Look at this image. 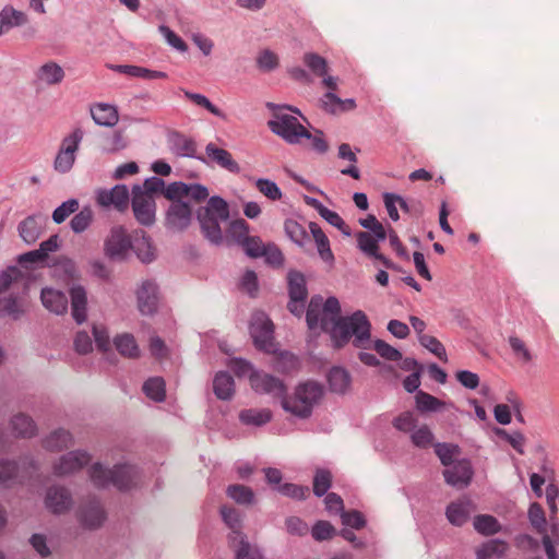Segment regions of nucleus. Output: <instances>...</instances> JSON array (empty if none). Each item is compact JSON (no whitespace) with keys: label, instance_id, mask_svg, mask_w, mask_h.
<instances>
[{"label":"nucleus","instance_id":"1","mask_svg":"<svg viewBox=\"0 0 559 559\" xmlns=\"http://www.w3.org/2000/svg\"><path fill=\"white\" fill-rule=\"evenodd\" d=\"M306 321L310 330L320 328L329 332L335 348L344 347L353 337V345L364 348L371 337V323L361 310L350 316H341V305L336 297L323 300L320 295L311 297Z\"/></svg>","mask_w":559,"mask_h":559},{"label":"nucleus","instance_id":"2","mask_svg":"<svg viewBox=\"0 0 559 559\" xmlns=\"http://www.w3.org/2000/svg\"><path fill=\"white\" fill-rule=\"evenodd\" d=\"M28 277L17 266H8L0 272V316L19 320L26 311L23 295L28 289Z\"/></svg>","mask_w":559,"mask_h":559},{"label":"nucleus","instance_id":"3","mask_svg":"<svg viewBox=\"0 0 559 559\" xmlns=\"http://www.w3.org/2000/svg\"><path fill=\"white\" fill-rule=\"evenodd\" d=\"M527 515L540 540L526 535V546L535 550L542 548L548 559H559V526L555 523L548 524L545 511L538 503L530 506Z\"/></svg>","mask_w":559,"mask_h":559},{"label":"nucleus","instance_id":"4","mask_svg":"<svg viewBox=\"0 0 559 559\" xmlns=\"http://www.w3.org/2000/svg\"><path fill=\"white\" fill-rule=\"evenodd\" d=\"M323 394L324 388L321 383L308 380L299 383L293 395H285L282 407L295 417L306 419L312 415L313 408L320 403Z\"/></svg>","mask_w":559,"mask_h":559},{"label":"nucleus","instance_id":"5","mask_svg":"<svg viewBox=\"0 0 559 559\" xmlns=\"http://www.w3.org/2000/svg\"><path fill=\"white\" fill-rule=\"evenodd\" d=\"M203 236L213 245L223 242V233L221 223L229 218V209L227 202L221 197H212L206 205L197 211Z\"/></svg>","mask_w":559,"mask_h":559},{"label":"nucleus","instance_id":"6","mask_svg":"<svg viewBox=\"0 0 559 559\" xmlns=\"http://www.w3.org/2000/svg\"><path fill=\"white\" fill-rule=\"evenodd\" d=\"M90 477L94 486L98 488L112 485L119 490H128L138 485L141 473L136 466L131 464H117L112 469H108L100 463H96L90 469Z\"/></svg>","mask_w":559,"mask_h":559},{"label":"nucleus","instance_id":"7","mask_svg":"<svg viewBox=\"0 0 559 559\" xmlns=\"http://www.w3.org/2000/svg\"><path fill=\"white\" fill-rule=\"evenodd\" d=\"M269 129L288 144H299L310 132L299 122L298 118L278 108L267 121Z\"/></svg>","mask_w":559,"mask_h":559},{"label":"nucleus","instance_id":"8","mask_svg":"<svg viewBox=\"0 0 559 559\" xmlns=\"http://www.w3.org/2000/svg\"><path fill=\"white\" fill-rule=\"evenodd\" d=\"M83 136L84 131L81 128H75L62 139L53 160V169L57 173L67 174L72 169Z\"/></svg>","mask_w":559,"mask_h":559},{"label":"nucleus","instance_id":"9","mask_svg":"<svg viewBox=\"0 0 559 559\" xmlns=\"http://www.w3.org/2000/svg\"><path fill=\"white\" fill-rule=\"evenodd\" d=\"M274 325L270 318L262 311L252 314L250 321V335L255 347L265 353H275L276 345L273 342Z\"/></svg>","mask_w":559,"mask_h":559},{"label":"nucleus","instance_id":"10","mask_svg":"<svg viewBox=\"0 0 559 559\" xmlns=\"http://www.w3.org/2000/svg\"><path fill=\"white\" fill-rule=\"evenodd\" d=\"M131 206L136 222L150 227L156 221V202L153 195L142 192V187L135 185L132 188Z\"/></svg>","mask_w":559,"mask_h":559},{"label":"nucleus","instance_id":"11","mask_svg":"<svg viewBox=\"0 0 559 559\" xmlns=\"http://www.w3.org/2000/svg\"><path fill=\"white\" fill-rule=\"evenodd\" d=\"M250 385L257 393L267 394L273 399H278L281 405L287 392V388L281 379L263 371L252 372L250 374Z\"/></svg>","mask_w":559,"mask_h":559},{"label":"nucleus","instance_id":"12","mask_svg":"<svg viewBox=\"0 0 559 559\" xmlns=\"http://www.w3.org/2000/svg\"><path fill=\"white\" fill-rule=\"evenodd\" d=\"M132 240L122 226L114 227L105 241V254L116 261H122L129 254Z\"/></svg>","mask_w":559,"mask_h":559},{"label":"nucleus","instance_id":"13","mask_svg":"<svg viewBox=\"0 0 559 559\" xmlns=\"http://www.w3.org/2000/svg\"><path fill=\"white\" fill-rule=\"evenodd\" d=\"M76 519L80 525L86 530H97L106 521V512L99 500L93 498L79 507Z\"/></svg>","mask_w":559,"mask_h":559},{"label":"nucleus","instance_id":"14","mask_svg":"<svg viewBox=\"0 0 559 559\" xmlns=\"http://www.w3.org/2000/svg\"><path fill=\"white\" fill-rule=\"evenodd\" d=\"M139 311L143 316H152L157 311L159 302L158 285L154 280H144L136 289Z\"/></svg>","mask_w":559,"mask_h":559},{"label":"nucleus","instance_id":"15","mask_svg":"<svg viewBox=\"0 0 559 559\" xmlns=\"http://www.w3.org/2000/svg\"><path fill=\"white\" fill-rule=\"evenodd\" d=\"M97 204L102 207H115L119 212L128 209L130 194L126 185H116L111 189H102L96 194Z\"/></svg>","mask_w":559,"mask_h":559},{"label":"nucleus","instance_id":"16","mask_svg":"<svg viewBox=\"0 0 559 559\" xmlns=\"http://www.w3.org/2000/svg\"><path fill=\"white\" fill-rule=\"evenodd\" d=\"M191 218L190 205L183 201H175L166 212L165 225L170 230L182 231L190 225Z\"/></svg>","mask_w":559,"mask_h":559},{"label":"nucleus","instance_id":"17","mask_svg":"<svg viewBox=\"0 0 559 559\" xmlns=\"http://www.w3.org/2000/svg\"><path fill=\"white\" fill-rule=\"evenodd\" d=\"M45 506L53 514H63L73 507V498L68 488L51 486L46 491Z\"/></svg>","mask_w":559,"mask_h":559},{"label":"nucleus","instance_id":"18","mask_svg":"<svg viewBox=\"0 0 559 559\" xmlns=\"http://www.w3.org/2000/svg\"><path fill=\"white\" fill-rule=\"evenodd\" d=\"M90 461L91 456L87 452L81 450L70 451L53 464V474L60 477L70 475L87 465Z\"/></svg>","mask_w":559,"mask_h":559},{"label":"nucleus","instance_id":"19","mask_svg":"<svg viewBox=\"0 0 559 559\" xmlns=\"http://www.w3.org/2000/svg\"><path fill=\"white\" fill-rule=\"evenodd\" d=\"M443 476L447 484L453 487H466L472 480V466L468 461L456 462L443 471Z\"/></svg>","mask_w":559,"mask_h":559},{"label":"nucleus","instance_id":"20","mask_svg":"<svg viewBox=\"0 0 559 559\" xmlns=\"http://www.w3.org/2000/svg\"><path fill=\"white\" fill-rule=\"evenodd\" d=\"M475 510L474 503L469 499L463 498L451 502L447 508L445 515L452 525L462 526Z\"/></svg>","mask_w":559,"mask_h":559},{"label":"nucleus","instance_id":"21","mask_svg":"<svg viewBox=\"0 0 559 559\" xmlns=\"http://www.w3.org/2000/svg\"><path fill=\"white\" fill-rule=\"evenodd\" d=\"M40 300L48 311L57 316L64 314L68 311V297L61 290L45 287L41 289Z\"/></svg>","mask_w":559,"mask_h":559},{"label":"nucleus","instance_id":"22","mask_svg":"<svg viewBox=\"0 0 559 559\" xmlns=\"http://www.w3.org/2000/svg\"><path fill=\"white\" fill-rule=\"evenodd\" d=\"M235 538L228 542L235 559H264L262 549L259 545L251 543L247 535Z\"/></svg>","mask_w":559,"mask_h":559},{"label":"nucleus","instance_id":"23","mask_svg":"<svg viewBox=\"0 0 559 559\" xmlns=\"http://www.w3.org/2000/svg\"><path fill=\"white\" fill-rule=\"evenodd\" d=\"M358 249L368 257L374 258L382 262L386 269H393L394 263L383 254L379 253L378 240L368 231H358L356 234Z\"/></svg>","mask_w":559,"mask_h":559},{"label":"nucleus","instance_id":"24","mask_svg":"<svg viewBox=\"0 0 559 559\" xmlns=\"http://www.w3.org/2000/svg\"><path fill=\"white\" fill-rule=\"evenodd\" d=\"M205 153L209 160L231 174L240 171L239 164L233 158L231 154L224 148L217 147L214 143L205 146Z\"/></svg>","mask_w":559,"mask_h":559},{"label":"nucleus","instance_id":"25","mask_svg":"<svg viewBox=\"0 0 559 559\" xmlns=\"http://www.w3.org/2000/svg\"><path fill=\"white\" fill-rule=\"evenodd\" d=\"M71 314L78 324L85 322L87 318V293L82 285H72L70 290Z\"/></svg>","mask_w":559,"mask_h":559},{"label":"nucleus","instance_id":"26","mask_svg":"<svg viewBox=\"0 0 559 559\" xmlns=\"http://www.w3.org/2000/svg\"><path fill=\"white\" fill-rule=\"evenodd\" d=\"M94 122L102 127H114L119 121V114L116 106L97 103L90 108Z\"/></svg>","mask_w":559,"mask_h":559},{"label":"nucleus","instance_id":"27","mask_svg":"<svg viewBox=\"0 0 559 559\" xmlns=\"http://www.w3.org/2000/svg\"><path fill=\"white\" fill-rule=\"evenodd\" d=\"M221 515L226 526L230 530L227 536L228 542L236 539V536L239 538L246 535L242 531L243 516L240 511L233 507L223 506L221 508Z\"/></svg>","mask_w":559,"mask_h":559},{"label":"nucleus","instance_id":"28","mask_svg":"<svg viewBox=\"0 0 559 559\" xmlns=\"http://www.w3.org/2000/svg\"><path fill=\"white\" fill-rule=\"evenodd\" d=\"M131 249L143 263H151L156 258L155 248L143 230L135 233Z\"/></svg>","mask_w":559,"mask_h":559},{"label":"nucleus","instance_id":"29","mask_svg":"<svg viewBox=\"0 0 559 559\" xmlns=\"http://www.w3.org/2000/svg\"><path fill=\"white\" fill-rule=\"evenodd\" d=\"M322 108L330 114H341L356 108L354 98L341 99L332 92H326L320 99Z\"/></svg>","mask_w":559,"mask_h":559},{"label":"nucleus","instance_id":"30","mask_svg":"<svg viewBox=\"0 0 559 559\" xmlns=\"http://www.w3.org/2000/svg\"><path fill=\"white\" fill-rule=\"evenodd\" d=\"M310 231L317 245V250L320 258L328 264L333 265L334 254L330 247V241L326 235L317 223L309 224Z\"/></svg>","mask_w":559,"mask_h":559},{"label":"nucleus","instance_id":"31","mask_svg":"<svg viewBox=\"0 0 559 559\" xmlns=\"http://www.w3.org/2000/svg\"><path fill=\"white\" fill-rule=\"evenodd\" d=\"M288 295L293 300H306L308 297V289L305 275L292 270L287 274Z\"/></svg>","mask_w":559,"mask_h":559},{"label":"nucleus","instance_id":"32","mask_svg":"<svg viewBox=\"0 0 559 559\" xmlns=\"http://www.w3.org/2000/svg\"><path fill=\"white\" fill-rule=\"evenodd\" d=\"M213 391L217 399L228 401L235 393V382L233 377L226 371L216 373L213 380Z\"/></svg>","mask_w":559,"mask_h":559},{"label":"nucleus","instance_id":"33","mask_svg":"<svg viewBox=\"0 0 559 559\" xmlns=\"http://www.w3.org/2000/svg\"><path fill=\"white\" fill-rule=\"evenodd\" d=\"M27 23V16L24 12L13 8H5L0 12V36L8 33L16 26Z\"/></svg>","mask_w":559,"mask_h":559},{"label":"nucleus","instance_id":"34","mask_svg":"<svg viewBox=\"0 0 559 559\" xmlns=\"http://www.w3.org/2000/svg\"><path fill=\"white\" fill-rule=\"evenodd\" d=\"M112 342L116 349L121 356L130 359H134L140 356V348L132 334L122 333L116 335Z\"/></svg>","mask_w":559,"mask_h":559},{"label":"nucleus","instance_id":"35","mask_svg":"<svg viewBox=\"0 0 559 559\" xmlns=\"http://www.w3.org/2000/svg\"><path fill=\"white\" fill-rule=\"evenodd\" d=\"M10 425L17 437L32 438L37 432V427L34 420L23 413L14 415Z\"/></svg>","mask_w":559,"mask_h":559},{"label":"nucleus","instance_id":"36","mask_svg":"<svg viewBox=\"0 0 559 559\" xmlns=\"http://www.w3.org/2000/svg\"><path fill=\"white\" fill-rule=\"evenodd\" d=\"M73 443L72 435L64 429H57L44 439L43 445L49 451H61Z\"/></svg>","mask_w":559,"mask_h":559},{"label":"nucleus","instance_id":"37","mask_svg":"<svg viewBox=\"0 0 559 559\" xmlns=\"http://www.w3.org/2000/svg\"><path fill=\"white\" fill-rule=\"evenodd\" d=\"M37 218L35 215H31L19 224V235L27 245L36 242L41 234V226Z\"/></svg>","mask_w":559,"mask_h":559},{"label":"nucleus","instance_id":"38","mask_svg":"<svg viewBox=\"0 0 559 559\" xmlns=\"http://www.w3.org/2000/svg\"><path fill=\"white\" fill-rule=\"evenodd\" d=\"M239 419L243 425L260 427L271 421L272 412L267 408L243 409L239 414Z\"/></svg>","mask_w":559,"mask_h":559},{"label":"nucleus","instance_id":"39","mask_svg":"<svg viewBox=\"0 0 559 559\" xmlns=\"http://www.w3.org/2000/svg\"><path fill=\"white\" fill-rule=\"evenodd\" d=\"M328 381L332 392L345 393L350 385V376L344 368L333 367L328 374Z\"/></svg>","mask_w":559,"mask_h":559},{"label":"nucleus","instance_id":"40","mask_svg":"<svg viewBox=\"0 0 559 559\" xmlns=\"http://www.w3.org/2000/svg\"><path fill=\"white\" fill-rule=\"evenodd\" d=\"M63 78V69L52 61L43 64L37 71V79L48 85L58 84Z\"/></svg>","mask_w":559,"mask_h":559},{"label":"nucleus","instance_id":"41","mask_svg":"<svg viewBox=\"0 0 559 559\" xmlns=\"http://www.w3.org/2000/svg\"><path fill=\"white\" fill-rule=\"evenodd\" d=\"M508 545L499 539H491L484 543L476 550V559L500 558L506 554Z\"/></svg>","mask_w":559,"mask_h":559},{"label":"nucleus","instance_id":"42","mask_svg":"<svg viewBox=\"0 0 559 559\" xmlns=\"http://www.w3.org/2000/svg\"><path fill=\"white\" fill-rule=\"evenodd\" d=\"M273 368L277 372L288 374L298 370L299 361L294 354L281 352L274 357Z\"/></svg>","mask_w":559,"mask_h":559},{"label":"nucleus","instance_id":"43","mask_svg":"<svg viewBox=\"0 0 559 559\" xmlns=\"http://www.w3.org/2000/svg\"><path fill=\"white\" fill-rule=\"evenodd\" d=\"M227 496L238 504L248 506L254 501L253 490L245 485H229L226 489Z\"/></svg>","mask_w":559,"mask_h":559},{"label":"nucleus","instance_id":"44","mask_svg":"<svg viewBox=\"0 0 559 559\" xmlns=\"http://www.w3.org/2000/svg\"><path fill=\"white\" fill-rule=\"evenodd\" d=\"M473 526L481 535H493L501 528L498 520L489 514L476 515L473 521Z\"/></svg>","mask_w":559,"mask_h":559},{"label":"nucleus","instance_id":"45","mask_svg":"<svg viewBox=\"0 0 559 559\" xmlns=\"http://www.w3.org/2000/svg\"><path fill=\"white\" fill-rule=\"evenodd\" d=\"M284 229L286 236L299 247L305 246L307 240H309L308 234L302 225H300L297 221L288 218L284 223Z\"/></svg>","mask_w":559,"mask_h":559},{"label":"nucleus","instance_id":"46","mask_svg":"<svg viewBox=\"0 0 559 559\" xmlns=\"http://www.w3.org/2000/svg\"><path fill=\"white\" fill-rule=\"evenodd\" d=\"M143 392L147 397L155 402L165 400V382L159 377L150 378L143 384Z\"/></svg>","mask_w":559,"mask_h":559},{"label":"nucleus","instance_id":"47","mask_svg":"<svg viewBox=\"0 0 559 559\" xmlns=\"http://www.w3.org/2000/svg\"><path fill=\"white\" fill-rule=\"evenodd\" d=\"M195 142L183 135L176 134L171 139V150L178 156L192 157L195 154Z\"/></svg>","mask_w":559,"mask_h":559},{"label":"nucleus","instance_id":"48","mask_svg":"<svg viewBox=\"0 0 559 559\" xmlns=\"http://www.w3.org/2000/svg\"><path fill=\"white\" fill-rule=\"evenodd\" d=\"M127 146L128 141L122 130H117L103 139V150L106 153H117Z\"/></svg>","mask_w":559,"mask_h":559},{"label":"nucleus","instance_id":"49","mask_svg":"<svg viewBox=\"0 0 559 559\" xmlns=\"http://www.w3.org/2000/svg\"><path fill=\"white\" fill-rule=\"evenodd\" d=\"M182 92H183L185 97L187 99L191 100L197 106L205 108L206 110H209L211 114H213L214 116H216L218 118H222V119L226 118L225 114L218 107L213 105L206 96L199 94V93H192L187 90H182Z\"/></svg>","mask_w":559,"mask_h":559},{"label":"nucleus","instance_id":"50","mask_svg":"<svg viewBox=\"0 0 559 559\" xmlns=\"http://www.w3.org/2000/svg\"><path fill=\"white\" fill-rule=\"evenodd\" d=\"M304 63L308 69L318 76H324L328 72L326 60L318 53L307 52L304 55Z\"/></svg>","mask_w":559,"mask_h":559},{"label":"nucleus","instance_id":"51","mask_svg":"<svg viewBox=\"0 0 559 559\" xmlns=\"http://www.w3.org/2000/svg\"><path fill=\"white\" fill-rule=\"evenodd\" d=\"M443 406V402L439 399L424 392L418 391L416 394V407L420 412H437Z\"/></svg>","mask_w":559,"mask_h":559},{"label":"nucleus","instance_id":"52","mask_svg":"<svg viewBox=\"0 0 559 559\" xmlns=\"http://www.w3.org/2000/svg\"><path fill=\"white\" fill-rule=\"evenodd\" d=\"M93 221V211L90 207H83L76 213L70 222L71 229L75 234H81L87 229Z\"/></svg>","mask_w":559,"mask_h":559},{"label":"nucleus","instance_id":"53","mask_svg":"<svg viewBox=\"0 0 559 559\" xmlns=\"http://www.w3.org/2000/svg\"><path fill=\"white\" fill-rule=\"evenodd\" d=\"M249 224L242 219H235L229 223L227 234L238 243L241 245L249 237Z\"/></svg>","mask_w":559,"mask_h":559},{"label":"nucleus","instance_id":"54","mask_svg":"<svg viewBox=\"0 0 559 559\" xmlns=\"http://www.w3.org/2000/svg\"><path fill=\"white\" fill-rule=\"evenodd\" d=\"M79 210V201L76 199H69L60 204L52 213V219L56 224L63 223L71 214Z\"/></svg>","mask_w":559,"mask_h":559},{"label":"nucleus","instance_id":"55","mask_svg":"<svg viewBox=\"0 0 559 559\" xmlns=\"http://www.w3.org/2000/svg\"><path fill=\"white\" fill-rule=\"evenodd\" d=\"M255 187L264 197H266L267 199H270L272 201H277V200L282 199L283 194H282L281 189L274 181H272L270 179H264V178L258 179L255 181Z\"/></svg>","mask_w":559,"mask_h":559},{"label":"nucleus","instance_id":"56","mask_svg":"<svg viewBox=\"0 0 559 559\" xmlns=\"http://www.w3.org/2000/svg\"><path fill=\"white\" fill-rule=\"evenodd\" d=\"M332 476L326 469H318L313 479V492L318 497L324 496L331 487Z\"/></svg>","mask_w":559,"mask_h":559},{"label":"nucleus","instance_id":"57","mask_svg":"<svg viewBox=\"0 0 559 559\" xmlns=\"http://www.w3.org/2000/svg\"><path fill=\"white\" fill-rule=\"evenodd\" d=\"M257 64L260 70L271 72L278 67V57L270 49H264L257 57Z\"/></svg>","mask_w":559,"mask_h":559},{"label":"nucleus","instance_id":"58","mask_svg":"<svg viewBox=\"0 0 559 559\" xmlns=\"http://www.w3.org/2000/svg\"><path fill=\"white\" fill-rule=\"evenodd\" d=\"M320 216L329 224L336 227L344 236H350V228L336 212L331 211L325 206V209L320 213Z\"/></svg>","mask_w":559,"mask_h":559},{"label":"nucleus","instance_id":"59","mask_svg":"<svg viewBox=\"0 0 559 559\" xmlns=\"http://www.w3.org/2000/svg\"><path fill=\"white\" fill-rule=\"evenodd\" d=\"M17 478H20L19 465L11 461H0V485H7Z\"/></svg>","mask_w":559,"mask_h":559},{"label":"nucleus","instance_id":"60","mask_svg":"<svg viewBox=\"0 0 559 559\" xmlns=\"http://www.w3.org/2000/svg\"><path fill=\"white\" fill-rule=\"evenodd\" d=\"M373 349L384 359L390 361H397L402 359V354L399 349L394 348L382 340L374 341Z\"/></svg>","mask_w":559,"mask_h":559},{"label":"nucleus","instance_id":"61","mask_svg":"<svg viewBox=\"0 0 559 559\" xmlns=\"http://www.w3.org/2000/svg\"><path fill=\"white\" fill-rule=\"evenodd\" d=\"M419 343L440 359H445V348L439 340L431 335L418 336Z\"/></svg>","mask_w":559,"mask_h":559},{"label":"nucleus","instance_id":"62","mask_svg":"<svg viewBox=\"0 0 559 559\" xmlns=\"http://www.w3.org/2000/svg\"><path fill=\"white\" fill-rule=\"evenodd\" d=\"M276 490L280 493H282L283 496H286V497H289L293 499H297V500L305 499L309 492L308 487L299 486V485L290 484V483H286V484H283L278 487H276Z\"/></svg>","mask_w":559,"mask_h":559},{"label":"nucleus","instance_id":"63","mask_svg":"<svg viewBox=\"0 0 559 559\" xmlns=\"http://www.w3.org/2000/svg\"><path fill=\"white\" fill-rule=\"evenodd\" d=\"M435 452L444 466H451L454 455L459 452V448L453 444L437 443L435 445Z\"/></svg>","mask_w":559,"mask_h":559},{"label":"nucleus","instance_id":"64","mask_svg":"<svg viewBox=\"0 0 559 559\" xmlns=\"http://www.w3.org/2000/svg\"><path fill=\"white\" fill-rule=\"evenodd\" d=\"M240 246L242 247L245 252L251 258L262 257L263 249L265 247V245L258 236H249Z\"/></svg>","mask_w":559,"mask_h":559}]
</instances>
